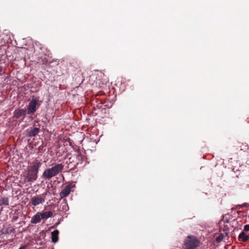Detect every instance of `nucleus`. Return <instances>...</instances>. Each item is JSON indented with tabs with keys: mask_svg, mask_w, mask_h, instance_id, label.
Instances as JSON below:
<instances>
[{
	"mask_svg": "<svg viewBox=\"0 0 249 249\" xmlns=\"http://www.w3.org/2000/svg\"><path fill=\"white\" fill-rule=\"evenodd\" d=\"M63 168L64 165L62 163L56 164L51 168L46 169L44 171L42 177L45 180H49L61 172Z\"/></svg>",
	"mask_w": 249,
	"mask_h": 249,
	"instance_id": "obj_2",
	"label": "nucleus"
},
{
	"mask_svg": "<svg viewBox=\"0 0 249 249\" xmlns=\"http://www.w3.org/2000/svg\"><path fill=\"white\" fill-rule=\"evenodd\" d=\"M77 157L78 160H81V162H82L85 159L84 156L82 155V154L79 152H78Z\"/></svg>",
	"mask_w": 249,
	"mask_h": 249,
	"instance_id": "obj_17",
	"label": "nucleus"
},
{
	"mask_svg": "<svg viewBox=\"0 0 249 249\" xmlns=\"http://www.w3.org/2000/svg\"><path fill=\"white\" fill-rule=\"evenodd\" d=\"M39 131V128L38 127H34L30 130L27 131V136L30 137L36 136Z\"/></svg>",
	"mask_w": 249,
	"mask_h": 249,
	"instance_id": "obj_9",
	"label": "nucleus"
},
{
	"mask_svg": "<svg viewBox=\"0 0 249 249\" xmlns=\"http://www.w3.org/2000/svg\"><path fill=\"white\" fill-rule=\"evenodd\" d=\"M39 148L41 149V146H39Z\"/></svg>",
	"mask_w": 249,
	"mask_h": 249,
	"instance_id": "obj_25",
	"label": "nucleus"
},
{
	"mask_svg": "<svg viewBox=\"0 0 249 249\" xmlns=\"http://www.w3.org/2000/svg\"><path fill=\"white\" fill-rule=\"evenodd\" d=\"M66 208H68V206L66 203H65L64 205L63 206L62 209L66 210Z\"/></svg>",
	"mask_w": 249,
	"mask_h": 249,
	"instance_id": "obj_20",
	"label": "nucleus"
},
{
	"mask_svg": "<svg viewBox=\"0 0 249 249\" xmlns=\"http://www.w3.org/2000/svg\"><path fill=\"white\" fill-rule=\"evenodd\" d=\"M1 204L5 205L6 206L8 205V198L7 197H2L1 199Z\"/></svg>",
	"mask_w": 249,
	"mask_h": 249,
	"instance_id": "obj_15",
	"label": "nucleus"
},
{
	"mask_svg": "<svg viewBox=\"0 0 249 249\" xmlns=\"http://www.w3.org/2000/svg\"><path fill=\"white\" fill-rule=\"evenodd\" d=\"M222 231L224 232V233L226 235V236H228V233L230 231V229L228 225H225V224L224 225L221 224L220 228V231Z\"/></svg>",
	"mask_w": 249,
	"mask_h": 249,
	"instance_id": "obj_13",
	"label": "nucleus"
},
{
	"mask_svg": "<svg viewBox=\"0 0 249 249\" xmlns=\"http://www.w3.org/2000/svg\"><path fill=\"white\" fill-rule=\"evenodd\" d=\"M199 245V241L196 237L188 236L184 243L185 248L187 249H194Z\"/></svg>",
	"mask_w": 249,
	"mask_h": 249,
	"instance_id": "obj_4",
	"label": "nucleus"
},
{
	"mask_svg": "<svg viewBox=\"0 0 249 249\" xmlns=\"http://www.w3.org/2000/svg\"><path fill=\"white\" fill-rule=\"evenodd\" d=\"M52 234V240L53 243H56L58 240V234L59 231L57 230H56L51 233Z\"/></svg>",
	"mask_w": 249,
	"mask_h": 249,
	"instance_id": "obj_11",
	"label": "nucleus"
},
{
	"mask_svg": "<svg viewBox=\"0 0 249 249\" xmlns=\"http://www.w3.org/2000/svg\"><path fill=\"white\" fill-rule=\"evenodd\" d=\"M41 163L36 160L33 162V165L29 167L24 171L22 175L23 183L31 182L36 180L39 169L41 166Z\"/></svg>",
	"mask_w": 249,
	"mask_h": 249,
	"instance_id": "obj_1",
	"label": "nucleus"
},
{
	"mask_svg": "<svg viewBox=\"0 0 249 249\" xmlns=\"http://www.w3.org/2000/svg\"><path fill=\"white\" fill-rule=\"evenodd\" d=\"M41 218L42 219H48L50 217H51L53 215V213L51 211H48L45 212L41 213Z\"/></svg>",
	"mask_w": 249,
	"mask_h": 249,
	"instance_id": "obj_12",
	"label": "nucleus"
},
{
	"mask_svg": "<svg viewBox=\"0 0 249 249\" xmlns=\"http://www.w3.org/2000/svg\"><path fill=\"white\" fill-rule=\"evenodd\" d=\"M41 215L40 212H37L35 215H34L31 220V223L32 224H37L40 222L41 220L42 219Z\"/></svg>",
	"mask_w": 249,
	"mask_h": 249,
	"instance_id": "obj_8",
	"label": "nucleus"
},
{
	"mask_svg": "<svg viewBox=\"0 0 249 249\" xmlns=\"http://www.w3.org/2000/svg\"><path fill=\"white\" fill-rule=\"evenodd\" d=\"M26 248V246L24 245L21 247H20L18 249H25Z\"/></svg>",
	"mask_w": 249,
	"mask_h": 249,
	"instance_id": "obj_22",
	"label": "nucleus"
},
{
	"mask_svg": "<svg viewBox=\"0 0 249 249\" xmlns=\"http://www.w3.org/2000/svg\"><path fill=\"white\" fill-rule=\"evenodd\" d=\"M45 196L42 197L40 195H37L32 197L30 200V203L34 206L43 204L45 202Z\"/></svg>",
	"mask_w": 249,
	"mask_h": 249,
	"instance_id": "obj_5",
	"label": "nucleus"
},
{
	"mask_svg": "<svg viewBox=\"0 0 249 249\" xmlns=\"http://www.w3.org/2000/svg\"><path fill=\"white\" fill-rule=\"evenodd\" d=\"M27 112L25 109H16L13 113V118L16 119H19L23 116V118L25 117Z\"/></svg>",
	"mask_w": 249,
	"mask_h": 249,
	"instance_id": "obj_7",
	"label": "nucleus"
},
{
	"mask_svg": "<svg viewBox=\"0 0 249 249\" xmlns=\"http://www.w3.org/2000/svg\"><path fill=\"white\" fill-rule=\"evenodd\" d=\"M39 148L41 149V146H39Z\"/></svg>",
	"mask_w": 249,
	"mask_h": 249,
	"instance_id": "obj_24",
	"label": "nucleus"
},
{
	"mask_svg": "<svg viewBox=\"0 0 249 249\" xmlns=\"http://www.w3.org/2000/svg\"><path fill=\"white\" fill-rule=\"evenodd\" d=\"M224 237H225L224 233H221L220 235L218 236L216 238L215 241L217 243H220L222 241V240L224 238Z\"/></svg>",
	"mask_w": 249,
	"mask_h": 249,
	"instance_id": "obj_16",
	"label": "nucleus"
},
{
	"mask_svg": "<svg viewBox=\"0 0 249 249\" xmlns=\"http://www.w3.org/2000/svg\"><path fill=\"white\" fill-rule=\"evenodd\" d=\"M228 215V214H226L225 216L223 217L222 219H221L219 222L220 225L222 224V222H223L224 224L229 223L230 222L231 218L230 217H227Z\"/></svg>",
	"mask_w": 249,
	"mask_h": 249,
	"instance_id": "obj_14",
	"label": "nucleus"
},
{
	"mask_svg": "<svg viewBox=\"0 0 249 249\" xmlns=\"http://www.w3.org/2000/svg\"><path fill=\"white\" fill-rule=\"evenodd\" d=\"M2 71V67L0 66V72H1Z\"/></svg>",
	"mask_w": 249,
	"mask_h": 249,
	"instance_id": "obj_23",
	"label": "nucleus"
},
{
	"mask_svg": "<svg viewBox=\"0 0 249 249\" xmlns=\"http://www.w3.org/2000/svg\"><path fill=\"white\" fill-rule=\"evenodd\" d=\"M249 231V224L246 225L244 227V231Z\"/></svg>",
	"mask_w": 249,
	"mask_h": 249,
	"instance_id": "obj_19",
	"label": "nucleus"
},
{
	"mask_svg": "<svg viewBox=\"0 0 249 249\" xmlns=\"http://www.w3.org/2000/svg\"><path fill=\"white\" fill-rule=\"evenodd\" d=\"M238 240L244 242L248 241L249 240V234H247L244 231H242L238 236Z\"/></svg>",
	"mask_w": 249,
	"mask_h": 249,
	"instance_id": "obj_10",
	"label": "nucleus"
},
{
	"mask_svg": "<svg viewBox=\"0 0 249 249\" xmlns=\"http://www.w3.org/2000/svg\"><path fill=\"white\" fill-rule=\"evenodd\" d=\"M71 184H69L65 186L59 194L61 198L65 197L69 195L71 191Z\"/></svg>",
	"mask_w": 249,
	"mask_h": 249,
	"instance_id": "obj_6",
	"label": "nucleus"
},
{
	"mask_svg": "<svg viewBox=\"0 0 249 249\" xmlns=\"http://www.w3.org/2000/svg\"><path fill=\"white\" fill-rule=\"evenodd\" d=\"M14 231V229L12 228V229H7L5 230V231H4V233L5 234H9V233H12Z\"/></svg>",
	"mask_w": 249,
	"mask_h": 249,
	"instance_id": "obj_18",
	"label": "nucleus"
},
{
	"mask_svg": "<svg viewBox=\"0 0 249 249\" xmlns=\"http://www.w3.org/2000/svg\"><path fill=\"white\" fill-rule=\"evenodd\" d=\"M42 103L39 101V97H33L27 106L26 112L28 115H33L36 111L37 109L40 107Z\"/></svg>",
	"mask_w": 249,
	"mask_h": 249,
	"instance_id": "obj_3",
	"label": "nucleus"
},
{
	"mask_svg": "<svg viewBox=\"0 0 249 249\" xmlns=\"http://www.w3.org/2000/svg\"><path fill=\"white\" fill-rule=\"evenodd\" d=\"M246 205V204H243V205H237V206H236V208H238V207H239V208H242V207H245Z\"/></svg>",
	"mask_w": 249,
	"mask_h": 249,
	"instance_id": "obj_21",
	"label": "nucleus"
}]
</instances>
